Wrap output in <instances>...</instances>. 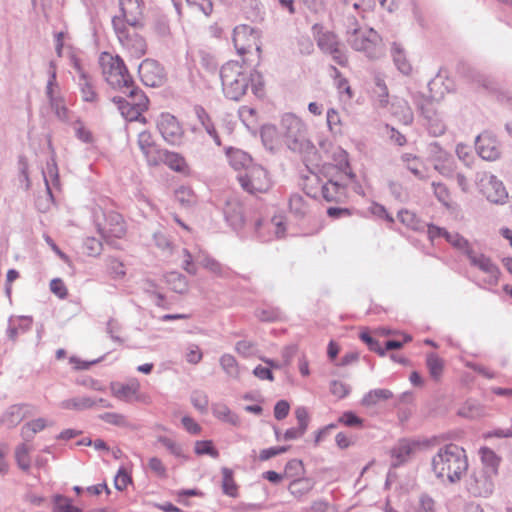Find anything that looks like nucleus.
I'll list each match as a JSON object with an SVG mask.
<instances>
[{
  "label": "nucleus",
  "instance_id": "obj_1",
  "mask_svg": "<svg viewBox=\"0 0 512 512\" xmlns=\"http://www.w3.org/2000/svg\"><path fill=\"white\" fill-rule=\"evenodd\" d=\"M220 78L225 96L238 101L251 87L253 94L262 98L265 94L263 75L256 69L249 73L237 61H229L220 70Z\"/></svg>",
  "mask_w": 512,
  "mask_h": 512
},
{
  "label": "nucleus",
  "instance_id": "obj_2",
  "mask_svg": "<svg viewBox=\"0 0 512 512\" xmlns=\"http://www.w3.org/2000/svg\"><path fill=\"white\" fill-rule=\"evenodd\" d=\"M108 56V54H106ZM103 75L109 86L127 95L138 111L142 114L148 109L149 99L135 84L124 60L119 56H110L107 63H102Z\"/></svg>",
  "mask_w": 512,
  "mask_h": 512
},
{
  "label": "nucleus",
  "instance_id": "obj_3",
  "mask_svg": "<svg viewBox=\"0 0 512 512\" xmlns=\"http://www.w3.org/2000/svg\"><path fill=\"white\" fill-rule=\"evenodd\" d=\"M432 470L439 479L447 477L450 483L460 481L468 469L465 450L453 443L441 447L432 458Z\"/></svg>",
  "mask_w": 512,
  "mask_h": 512
},
{
  "label": "nucleus",
  "instance_id": "obj_4",
  "mask_svg": "<svg viewBox=\"0 0 512 512\" xmlns=\"http://www.w3.org/2000/svg\"><path fill=\"white\" fill-rule=\"evenodd\" d=\"M280 127L284 135V141L291 151L304 155L316 152L314 144L307 138L305 124L295 114H284Z\"/></svg>",
  "mask_w": 512,
  "mask_h": 512
},
{
  "label": "nucleus",
  "instance_id": "obj_5",
  "mask_svg": "<svg viewBox=\"0 0 512 512\" xmlns=\"http://www.w3.org/2000/svg\"><path fill=\"white\" fill-rule=\"evenodd\" d=\"M351 20L357 26L356 19ZM347 42L354 50L365 53L371 59L378 58L381 54V38L372 28L364 31L358 27L348 29Z\"/></svg>",
  "mask_w": 512,
  "mask_h": 512
},
{
  "label": "nucleus",
  "instance_id": "obj_6",
  "mask_svg": "<svg viewBox=\"0 0 512 512\" xmlns=\"http://www.w3.org/2000/svg\"><path fill=\"white\" fill-rule=\"evenodd\" d=\"M241 187L250 194L267 192L272 183L268 172L260 165H251L244 174L238 176Z\"/></svg>",
  "mask_w": 512,
  "mask_h": 512
},
{
  "label": "nucleus",
  "instance_id": "obj_7",
  "mask_svg": "<svg viewBox=\"0 0 512 512\" xmlns=\"http://www.w3.org/2000/svg\"><path fill=\"white\" fill-rule=\"evenodd\" d=\"M138 74L145 86L161 87L167 81V74L164 67L154 59L147 58L138 66Z\"/></svg>",
  "mask_w": 512,
  "mask_h": 512
},
{
  "label": "nucleus",
  "instance_id": "obj_8",
  "mask_svg": "<svg viewBox=\"0 0 512 512\" xmlns=\"http://www.w3.org/2000/svg\"><path fill=\"white\" fill-rule=\"evenodd\" d=\"M104 222L98 223V232L107 242L111 238L120 239L126 234V224L121 214L116 211H103Z\"/></svg>",
  "mask_w": 512,
  "mask_h": 512
},
{
  "label": "nucleus",
  "instance_id": "obj_9",
  "mask_svg": "<svg viewBox=\"0 0 512 512\" xmlns=\"http://www.w3.org/2000/svg\"><path fill=\"white\" fill-rule=\"evenodd\" d=\"M259 32L248 25H241L234 29L233 43L240 55L249 53L253 47L260 53L261 48L257 44Z\"/></svg>",
  "mask_w": 512,
  "mask_h": 512
},
{
  "label": "nucleus",
  "instance_id": "obj_10",
  "mask_svg": "<svg viewBox=\"0 0 512 512\" xmlns=\"http://www.w3.org/2000/svg\"><path fill=\"white\" fill-rule=\"evenodd\" d=\"M157 129L163 139L171 145L181 142L184 131L177 118L170 113H162L157 119Z\"/></svg>",
  "mask_w": 512,
  "mask_h": 512
},
{
  "label": "nucleus",
  "instance_id": "obj_11",
  "mask_svg": "<svg viewBox=\"0 0 512 512\" xmlns=\"http://www.w3.org/2000/svg\"><path fill=\"white\" fill-rule=\"evenodd\" d=\"M493 474L486 471L473 472L468 481L467 489L475 497H488L494 489Z\"/></svg>",
  "mask_w": 512,
  "mask_h": 512
},
{
  "label": "nucleus",
  "instance_id": "obj_12",
  "mask_svg": "<svg viewBox=\"0 0 512 512\" xmlns=\"http://www.w3.org/2000/svg\"><path fill=\"white\" fill-rule=\"evenodd\" d=\"M467 257L471 266L478 268L483 273L488 275L487 279L485 280L488 284L496 285L498 283L500 270L488 256L482 253H475L472 250L468 251Z\"/></svg>",
  "mask_w": 512,
  "mask_h": 512
},
{
  "label": "nucleus",
  "instance_id": "obj_13",
  "mask_svg": "<svg viewBox=\"0 0 512 512\" xmlns=\"http://www.w3.org/2000/svg\"><path fill=\"white\" fill-rule=\"evenodd\" d=\"M477 154L484 160L495 161L500 157V149L494 136L488 132L478 135L475 139Z\"/></svg>",
  "mask_w": 512,
  "mask_h": 512
},
{
  "label": "nucleus",
  "instance_id": "obj_14",
  "mask_svg": "<svg viewBox=\"0 0 512 512\" xmlns=\"http://www.w3.org/2000/svg\"><path fill=\"white\" fill-rule=\"evenodd\" d=\"M161 163L167 165L170 169L176 172H184L187 167L184 157L176 152H171L166 149L156 150V154L149 158V165L151 166H158Z\"/></svg>",
  "mask_w": 512,
  "mask_h": 512
},
{
  "label": "nucleus",
  "instance_id": "obj_15",
  "mask_svg": "<svg viewBox=\"0 0 512 512\" xmlns=\"http://www.w3.org/2000/svg\"><path fill=\"white\" fill-rule=\"evenodd\" d=\"M317 46L324 53L337 52L338 39L337 36L330 31H324L323 27L315 24L312 27Z\"/></svg>",
  "mask_w": 512,
  "mask_h": 512
},
{
  "label": "nucleus",
  "instance_id": "obj_16",
  "mask_svg": "<svg viewBox=\"0 0 512 512\" xmlns=\"http://www.w3.org/2000/svg\"><path fill=\"white\" fill-rule=\"evenodd\" d=\"M224 218L234 230H239L244 225L243 207L238 202H227L224 209Z\"/></svg>",
  "mask_w": 512,
  "mask_h": 512
},
{
  "label": "nucleus",
  "instance_id": "obj_17",
  "mask_svg": "<svg viewBox=\"0 0 512 512\" xmlns=\"http://www.w3.org/2000/svg\"><path fill=\"white\" fill-rule=\"evenodd\" d=\"M347 185L330 179L327 183L322 185L321 194L327 202H340L346 193Z\"/></svg>",
  "mask_w": 512,
  "mask_h": 512
},
{
  "label": "nucleus",
  "instance_id": "obj_18",
  "mask_svg": "<svg viewBox=\"0 0 512 512\" xmlns=\"http://www.w3.org/2000/svg\"><path fill=\"white\" fill-rule=\"evenodd\" d=\"M485 194L487 200L495 204L504 203L508 197L503 183L494 175L490 176L488 185L485 189Z\"/></svg>",
  "mask_w": 512,
  "mask_h": 512
},
{
  "label": "nucleus",
  "instance_id": "obj_19",
  "mask_svg": "<svg viewBox=\"0 0 512 512\" xmlns=\"http://www.w3.org/2000/svg\"><path fill=\"white\" fill-rule=\"evenodd\" d=\"M412 100L413 104L426 121L437 115L434 101L431 97H427L422 93H415L412 96Z\"/></svg>",
  "mask_w": 512,
  "mask_h": 512
},
{
  "label": "nucleus",
  "instance_id": "obj_20",
  "mask_svg": "<svg viewBox=\"0 0 512 512\" xmlns=\"http://www.w3.org/2000/svg\"><path fill=\"white\" fill-rule=\"evenodd\" d=\"M415 444H411L407 440H401L397 446L392 448L391 457L393 459L392 466L399 467L403 463L407 461L410 455L413 452V447Z\"/></svg>",
  "mask_w": 512,
  "mask_h": 512
},
{
  "label": "nucleus",
  "instance_id": "obj_21",
  "mask_svg": "<svg viewBox=\"0 0 512 512\" xmlns=\"http://www.w3.org/2000/svg\"><path fill=\"white\" fill-rule=\"evenodd\" d=\"M140 384L134 380L128 384H121L119 382H112L111 383V391L112 394L125 401H129L131 396L137 394L139 391Z\"/></svg>",
  "mask_w": 512,
  "mask_h": 512
},
{
  "label": "nucleus",
  "instance_id": "obj_22",
  "mask_svg": "<svg viewBox=\"0 0 512 512\" xmlns=\"http://www.w3.org/2000/svg\"><path fill=\"white\" fill-rule=\"evenodd\" d=\"M96 405V399L89 396L74 397L63 400L60 404L61 408L67 410L83 411L90 409Z\"/></svg>",
  "mask_w": 512,
  "mask_h": 512
},
{
  "label": "nucleus",
  "instance_id": "obj_23",
  "mask_svg": "<svg viewBox=\"0 0 512 512\" xmlns=\"http://www.w3.org/2000/svg\"><path fill=\"white\" fill-rule=\"evenodd\" d=\"M479 453L481 456V461L484 465L482 470L490 474L497 475L500 458L496 455V453L488 447H482Z\"/></svg>",
  "mask_w": 512,
  "mask_h": 512
},
{
  "label": "nucleus",
  "instance_id": "obj_24",
  "mask_svg": "<svg viewBox=\"0 0 512 512\" xmlns=\"http://www.w3.org/2000/svg\"><path fill=\"white\" fill-rule=\"evenodd\" d=\"M112 102L117 105L121 115L128 121L137 120L141 116L137 107L121 96H114Z\"/></svg>",
  "mask_w": 512,
  "mask_h": 512
},
{
  "label": "nucleus",
  "instance_id": "obj_25",
  "mask_svg": "<svg viewBox=\"0 0 512 512\" xmlns=\"http://www.w3.org/2000/svg\"><path fill=\"white\" fill-rule=\"evenodd\" d=\"M227 155L235 169L245 168V171H247V168L253 165L251 156L242 150L229 148Z\"/></svg>",
  "mask_w": 512,
  "mask_h": 512
},
{
  "label": "nucleus",
  "instance_id": "obj_26",
  "mask_svg": "<svg viewBox=\"0 0 512 512\" xmlns=\"http://www.w3.org/2000/svg\"><path fill=\"white\" fill-rule=\"evenodd\" d=\"M314 484L315 482L310 478H296L290 482L288 490L293 496L300 498L310 492Z\"/></svg>",
  "mask_w": 512,
  "mask_h": 512
},
{
  "label": "nucleus",
  "instance_id": "obj_27",
  "mask_svg": "<svg viewBox=\"0 0 512 512\" xmlns=\"http://www.w3.org/2000/svg\"><path fill=\"white\" fill-rule=\"evenodd\" d=\"M397 217L402 224L414 231H422L426 227L425 222L420 220L418 216L410 210H400L397 214Z\"/></svg>",
  "mask_w": 512,
  "mask_h": 512
},
{
  "label": "nucleus",
  "instance_id": "obj_28",
  "mask_svg": "<svg viewBox=\"0 0 512 512\" xmlns=\"http://www.w3.org/2000/svg\"><path fill=\"white\" fill-rule=\"evenodd\" d=\"M392 397L393 393L389 389H373L363 396L361 404L365 407H372L379 401H385Z\"/></svg>",
  "mask_w": 512,
  "mask_h": 512
},
{
  "label": "nucleus",
  "instance_id": "obj_29",
  "mask_svg": "<svg viewBox=\"0 0 512 512\" xmlns=\"http://www.w3.org/2000/svg\"><path fill=\"white\" fill-rule=\"evenodd\" d=\"M426 366L431 378L434 381H439L444 370L443 359L433 352L427 353Z\"/></svg>",
  "mask_w": 512,
  "mask_h": 512
},
{
  "label": "nucleus",
  "instance_id": "obj_30",
  "mask_svg": "<svg viewBox=\"0 0 512 512\" xmlns=\"http://www.w3.org/2000/svg\"><path fill=\"white\" fill-rule=\"evenodd\" d=\"M391 53H392L393 61L396 65V67L398 68V70L401 73L408 75L411 72L412 67H411L410 63L408 62V60L406 59L404 50L401 47V45L394 42L392 44Z\"/></svg>",
  "mask_w": 512,
  "mask_h": 512
},
{
  "label": "nucleus",
  "instance_id": "obj_31",
  "mask_svg": "<svg viewBox=\"0 0 512 512\" xmlns=\"http://www.w3.org/2000/svg\"><path fill=\"white\" fill-rule=\"evenodd\" d=\"M222 472V491L225 495L230 497L238 496V485L234 480L233 470L228 467H223Z\"/></svg>",
  "mask_w": 512,
  "mask_h": 512
},
{
  "label": "nucleus",
  "instance_id": "obj_32",
  "mask_svg": "<svg viewBox=\"0 0 512 512\" xmlns=\"http://www.w3.org/2000/svg\"><path fill=\"white\" fill-rule=\"evenodd\" d=\"M138 145L142 153L146 156L147 162L149 163V158L153 157L156 154V150L160 148L156 147L152 140L151 133L148 131H143L138 136Z\"/></svg>",
  "mask_w": 512,
  "mask_h": 512
},
{
  "label": "nucleus",
  "instance_id": "obj_33",
  "mask_svg": "<svg viewBox=\"0 0 512 512\" xmlns=\"http://www.w3.org/2000/svg\"><path fill=\"white\" fill-rule=\"evenodd\" d=\"M47 426V422L44 418H37L30 422H27L21 429V435L25 441H31L34 435Z\"/></svg>",
  "mask_w": 512,
  "mask_h": 512
},
{
  "label": "nucleus",
  "instance_id": "obj_34",
  "mask_svg": "<svg viewBox=\"0 0 512 512\" xmlns=\"http://www.w3.org/2000/svg\"><path fill=\"white\" fill-rule=\"evenodd\" d=\"M53 512H82V510L72 504V500L64 495L57 494L52 498Z\"/></svg>",
  "mask_w": 512,
  "mask_h": 512
},
{
  "label": "nucleus",
  "instance_id": "obj_35",
  "mask_svg": "<svg viewBox=\"0 0 512 512\" xmlns=\"http://www.w3.org/2000/svg\"><path fill=\"white\" fill-rule=\"evenodd\" d=\"M21 323L18 326H12L11 325V319L9 320V326L7 328V337L9 340L15 342L17 340V337L19 333H25L30 330L32 325V318L28 316H21L20 317Z\"/></svg>",
  "mask_w": 512,
  "mask_h": 512
},
{
  "label": "nucleus",
  "instance_id": "obj_36",
  "mask_svg": "<svg viewBox=\"0 0 512 512\" xmlns=\"http://www.w3.org/2000/svg\"><path fill=\"white\" fill-rule=\"evenodd\" d=\"M25 407L26 405L24 404H17L12 405L8 408L4 417L5 421L8 422L9 427H14L23 420V418L25 417V413L23 411Z\"/></svg>",
  "mask_w": 512,
  "mask_h": 512
},
{
  "label": "nucleus",
  "instance_id": "obj_37",
  "mask_svg": "<svg viewBox=\"0 0 512 512\" xmlns=\"http://www.w3.org/2000/svg\"><path fill=\"white\" fill-rule=\"evenodd\" d=\"M80 90L82 94V99L85 102H94L97 99V93L94 90V87L89 80L88 76L82 72L80 75Z\"/></svg>",
  "mask_w": 512,
  "mask_h": 512
},
{
  "label": "nucleus",
  "instance_id": "obj_38",
  "mask_svg": "<svg viewBox=\"0 0 512 512\" xmlns=\"http://www.w3.org/2000/svg\"><path fill=\"white\" fill-rule=\"evenodd\" d=\"M445 239L455 249L463 252L466 256H468V251L473 250L470 247L469 241L466 238H464L462 235H460L459 233L448 232Z\"/></svg>",
  "mask_w": 512,
  "mask_h": 512
},
{
  "label": "nucleus",
  "instance_id": "obj_39",
  "mask_svg": "<svg viewBox=\"0 0 512 512\" xmlns=\"http://www.w3.org/2000/svg\"><path fill=\"white\" fill-rule=\"evenodd\" d=\"M166 279L167 282L172 285L175 292L183 294L187 291L188 283L183 274L173 271L167 274Z\"/></svg>",
  "mask_w": 512,
  "mask_h": 512
},
{
  "label": "nucleus",
  "instance_id": "obj_40",
  "mask_svg": "<svg viewBox=\"0 0 512 512\" xmlns=\"http://www.w3.org/2000/svg\"><path fill=\"white\" fill-rule=\"evenodd\" d=\"M43 177L46 185L47 192L50 196H52L51 189L48 183V178H50L54 183L59 182V174H58V167L56 160L54 156H51V158L46 163V170L43 171Z\"/></svg>",
  "mask_w": 512,
  "mask_h": 512
},
{
  "label": "nucleus",
  "instance_id": "obj_41",
  "mask_svg": "<svg viewBox=\"0 0 512 512\" xmlns=\"http://www.w3.org/2000/svg\"><path fill=\"white\" fill-rule=\"evenodd\" d=\"M220 365L222 369L233 378H237L239 376V368L237 361L234 356L231 354H224L220 358Z\"/></svg>",
  "mask_w": 512,
  "mask_h": 512
},
{
  "label": "nucleus",
  "instance_id": "obj_42",
  "mask_svg": "<svg viewBox=\"0 0 512 512\" xmlns=\"http://www.w3.org/2000/svg\"><path fill=\"white\" fill-rule=\"evenodd\" d=\"M194 451L197 455H209L212 458L219 457V451L214 447L211 440L196 441Z\"/></svg>",
  "mask_w": 512,
  "mask_h": 512
},
{
  "label": "nucleus",
  "instance_id": "obj_43",
  "mask_svg": "<svg viewBox=\"0 0 512 512\" xmlns=\"http://www.w3.org/2000/svg\"><path fill=\"white\" fill-rule=\"evenodd\" d=\"M194 112L196 114L197 119L199 120V122L201 123V125L203 126L205 131L207 132V134H213L214 130H216V129L214 127V124H213L209 114L204 109V107H202L201 105H195Z\"/></svg>",
  "mask_w": 512,
  "mask_h": 512
},
{
  "label": "nucleus",
  "instance_id": "obj_44",
  "mask_svg": "<svg viewBox=\"0 0 512 512\" xmlns=\"http://www.w3.org/2000/svg\"><path fill=\"white\" fill-rule=\"evenodd\" d=\"M191 403L195 409L200 411L201 413H206L208 410V396L205 392L201 390H195L191 393L190 397Z\"/></svg>",
  "mask_w": 512,
  "mask_h": 512
},
{
  "label": "nucleus",
  "instance_id": "obj_45",
  "mask_svg": "<svg viewBox=\"0 0 512 512\" xmlns=\"http://www.w3.org/2000/svg\"><path fill=\"white\" fill-rule=\"evenodd\" d=\"M304 473L303 462L299 459H291L285 465L284 475L289 478H301Z\"/></svg>",
  "mask_w": 512,
  "mask_h": 512
},
{
  "label": "nucleus",
  "instance_id": "obj_46",
  "mask_svg": "<svg viewBox=\"0 0 512 512\" xmlns=\"http://www.w3.org/2000/svg\"><path fill=\"white\" fill-rule=\"evenodd\" d=\"M29 448L22 444L16 448L15 458L19 468L23 471H28L30 469V458H29Z\"/></svg>",
  "mask_w": 512,
  "mask_h": 512
},
{
  "label": "nucleus",
  "instance_id": "obj_47",
  "mask_svg": "<svg viewBox=\"0 0 512 512\" xmlns=\"http://www.w3.org/2000/svg\"><path fill=\"white\" fill-rule=\"evenodd\" d=\"M255 315L262 322H274L280 318L281 312L278 308L266 307L257 309Z\"/></svg>",
  "mask_w": 512,
  "mask_h": 512
},
{
  "label": "nucleus",
  "instance_id": "obj_48",
  "mask_svg": "<svg viewBox=\"0 0 512 512\" xmlns=\"http://www.w3.org/2000/svg\"><path fill=\"white\" fill-rule=\"evenodd\" d=\"M289 207L292 213L297 217L302 218L306 214L307 207L304 198L298 194L291 196Z\"/></svg>",
  "mask_w": 512,
  "mask_h": 512
},
{
  "label": "nucleus",
  "instance_id": "obj_49",
  "mask_svg": "<svg viewBox=\"0 0 512 512\" xmlns=\"http://www.w3.org/2000/svg\"><path fill=\"white\" fill-rule=\"evenodd\" d=\"M99 417L104 422L114 425V426H118V427L129 426V422H128L127 418L124 415L119 414V413L106 412L104 414H101Z\"/></svg>",
  "mask_w": 512,
  "mask_h": 512
},
{
  "label": "nucleus",
  "instance_id": "obj_50",
  "mask_svg": "<svg viewBox=\"0 0 512 512\" xmlns=\"http://www.w3.org/2000/svg\"><path fill=\"white\" fill-rule=\"evenodd\" d=\"M364 420L353 411H345L339 418L338 423L347 427H362Z\"/></svg>",
  "mask_w": 512,
  "mask_h": 512
},
{
  "label": "nucleus",
  "instance_id": "obj_51",
  "mask_svg": "<svg viewBox=\"0 0 512 512\" xmlns=\"http://www.w3.org/2000/svg\"><path fill=\"white\" fill-rule=\"evenodd\" d=\"M157 442L162 444L172 455L176 457H183V450L181 445L176 443L174 440L160 435L157 437Z\"/></svg>",
  "mask_w": 512,
  "mask_h": 512
},
{
  "label": "nucleus",
  "instance_id": "obj_52",
  "mask_svg": "<svg viewBox=\"0 0 512 512\" xmlns=\"http://www.w3.org/2000/svg\"><path fill=\"white\" fill-rule=\"evenodd\" d=\"M112 25L120 42L123 43L124 40L129 39L130 34L128 33V29L125 26V21L122 18V14L112 18Z\"/></svg>",
  "mask_w": 512,
  "mask_h": 512
},
{
  "label": "nucleus",
  "instance_id": "obj_53",
  "mask_svg": "<svg viewBox=\"0 0 512 512\" xmlns=\"http://www.w3.org/2000/svg\"><path fill=\"white\" fill-rule=\"evenodd\" d=\"M122 16L141 14L140 0H119Z\"/></svg>",
  "mask_w": 512,
  "mask_h": 512
},
{
  "label": "nucleus",
  "instance_id": "obj_54",
  "mask_svg": "<svg viewBox=\"0 0 512 512\" xmlns=\"http://www.w3.org/2000/svg\"><path fill=\"white\" fill-rule=\"evenodd\" d=\"M83 245L87 255L93 257L100 255L103 249L102 242L95 237H87Z\"/></svg>",
  "mask_w": 512,
  "mask_h": 512
},
{
  "label": "nucleus",
  "instance_id": "obj_55",
  "mask_svg": "<svg viewBox=\"0 0 512 512\" xmlns=\"http://www.w3.org/2000/svg\"><path fill=\"white\" fill-rule=\"evenodd\" d=\"M428 130L433 136H440L445 133L446 126L443 121L439 118L438 114L431 119L426 121Z\"/></svg>",
  "mask_w": 512,
  "mask_h": 512
},
{
  "label": "nucleus",
  "instance_id": "obj_56",
  "mask_svg": "<svg viewBox=\"0 0 512 512\" xmlns=\"http://www.w3.org/2000/svg\"><path fill=\"white\" fill-rule=\"evenodd\" d=\"M148 467L159 478H167V469L160 458L151 457L148 462Z\"/></svg>",
  "mask_w": 512,
  "mask_h": 512
},
{
  "label": "nucleus",
  "instance_id": "obj_57",
  "mask_svg": "<svg viewBox=\"0 0 512 512\" xmlns=\"http://www.w3.org/2000/svg\"><path fill=\"white\" fill-rule=\"evenodd\" d=\"M132 483V477L129 473L125 471L124 468H120L117 472V475L114 479V486L118 491H123L126 489L128 484Z\"/></svg>",
  "mask_w": 512,
  "mask_h": 512
},
{
  "label": "nucleus",
  "instance_id": "obj_58",
  "mask_svg": "<svg viewBox=\"0 0 512 512\" xmlns=\"http://www.w3.org/2000/svg\"><path fill=\"white\" fill-rule=\"evenodd\" d=\"M432 187L434 189V194L439 202L443 205L448 206V201L450 200V193L448 188L443 183H432Z\"/></svg>",
  "mask_w": 512,
  "mask_h": 512
},
{
  "label": "nucleus",
  "instance_id": "obj_59",
  "mask_svg": "<svg viewBox=\"0 0 512 512\" xmlns=\"http://www.w3.org/2000/svg\"><path fill=\"white\" fill-rule=\"evenodd\" d=\"M128 42L132 43V47L135 49V52L142 56L146 53L147 45L145 39L137 33H133L129 35Z\"/></svg>",
  "mask_w": 512,
  "mask_h": 512
},
{
  "label": "nucleus",
  "instance_id": "obj_60",
  "mask_svg": "<svg viewBox=\"0 0 512 512\" xmlns=\"http://www.w3.org/2000/svg\"><path fill=\"white\" fill-rule=\"evenodd\" d=\"M175 197L178 202L184 206H191L193 204V193L189 188L180 187L175 191Z\"/></svg>",
  "mask_w": 512,
  "mask_h": 512
},
{
  "label": "nucleus",
  "instance_id": "obj_61",
  "mask_svg": "<svg viewBox=\"0 0 512 512\" xmlns=\"http://www.w3.org/2000/svg\"><path fill=\"white\" fill-rule=\"evenodd\" d=\"M50 290L53 294L58 296L60 299H65L68 295L67 288L60 278H54L50 282Z\"/></svg>",
  "mask_w": 512,
  "mask_h": 512
},
{
  "label": "nucleus",
  "instance_id": "obj_62",
  "mask_svg": "<svg viewBox=\"0 0 512 512\" xmlns=\"http://www.w3.org/2000/svg\"><path fill=\"white\" fill-rule=\"evenodd\" d=\"M74 124L78 125V126H75L76 137L84 143H87V144L92 143V141H93L92 133L83 126L81 120L77 119L74 122Z\"/></svg>",
  "mask_w": 512,
  "mask_h": 512
},
{
  "label": "nucleus",
  "instance_id": "obj_63",
  "mask_svg": "<svg viewBox=\"0 0 512 512\" xmlns=\"http://www.w3.org/2000/svg\"><path fill=\"white\" fill-rule=\"evenodd\" d=\"M349 391V386L340 381L333 380L330 383V392L340 399L346 397L349 394Z\"/></svg>",
  "mask_w": 512,
  "mask_h": 512
},
{
  "label": "nucleus",
  "instance_id": "obj_64",
  "mask_svg": "<svg viewBox=\"0 0 512 512\" xmlns=\"http://www.w3.org/2000/svg\"><path fill=\"white\" fill-rule=\"evenodd\" d=\"M416 512H435V502L428 494H422Z\"/></svg>",
  "mask_w": 512,
  "mask_h": 512
}]
</instances>
